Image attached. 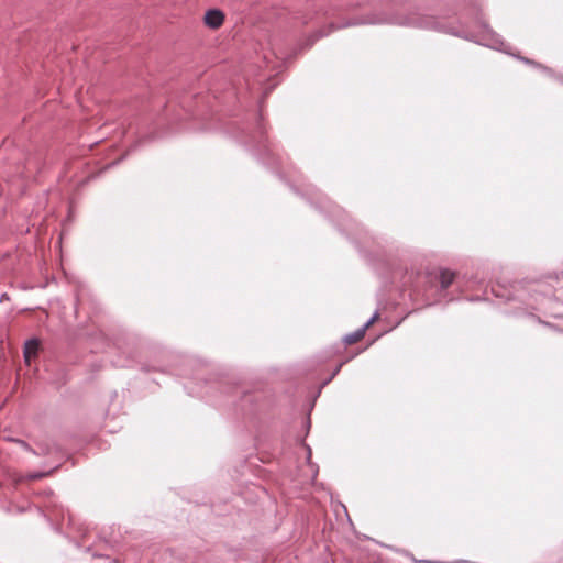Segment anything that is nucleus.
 <instances>
[{"instance_id":"obj_16","label":"nucleus","mask_w":563,"mask_h":563,"mask_svg":"<svg viewBox=\"0 0 563 563\" xmlns=\"http://www.w3.org/2000/svg\"><path fill=\"white\" fill-rule=\"evenodd\" d=\"M12 441H14L15 443H18L22 449H24L25 451L27 452H31L33 454V451L34 449L27 443L25 442L24 440H21V439H13Z\"/></svg>"},{"instance_id":"obj_18","label":"nucleus","mask_w":563,"mask_h":563,"mask_svg":"<svg viewBox=\"0 0 563 563\" xmlns=\"http://www.w3.org/2000/svg\"><path fill=\"white\" fill-rule=\"evenodd\" d=\"M345 363H346V361H343V362L339 363V364L336 365V367H335L334 369H332L331 376H332V377H335V376L340 373V371H341L342 366H343Z\"/></svg>"},{"instance_id":"obj_21","label":"nucleus","mask_w":563,"mask_h":563,"mask_svg":"<svg viewBox=\"0 0 563 563\" xmlns=\"http://www.w3.org/2000/svg\"><path fill=\"white\" fill-rule=\"evenodd\" d=\"M5 300H9V296L7 292H3L1 296H0V302H3Z\"/></svg>"},{"instance_id":"obj_4","label":"nucleus","mask_w":563,"mask_h":563,"mask_svg":"<svg viewBox=\"0 0 563 563\" xmlns=\"http://www.w3.org/2000/svg\"><path fill=\"white\" fill-rule=\"evenodd\" d=\"M234 397L239 396V407L245 413L251 411L253 407L260 408L258 401L262 399V393L250 391L240 388L234 389Z\"/></svg>"},{"instance_id":"obj_19","label":"nucleus","mask_w":563,"mask_h":563,"mask_svg":"<svg viewBox=\"0 0 563 563\" xmlns=\"http://www.w3.org/2000/svg\"><path fill=\"white\" fill-rule=\"evenodd\" d=\"M310 428H311V420H310V417L308 416L305 420V429H306L305 438L308 435Z\"/></svg>"},{"instance_id":"obj_25","label":"nucleus","mask_w":563,"mask_h":563,"mask_svg":"<svg viewBox=\"0 0 563 563\" xmlns=\"http://www.w3.org/2000/svg\"><path fill=\"white\" fill-rule=\"evenodd\" d=\"M291 188H292V190H294L296 194H298V195L300 194V191H299L296 187L291 186Z\"/></svg>"},{"instance_id":"obj_12","label":"nucleus","mask_w":563,"mask_h":563,"mask_svg":"<svg viewBox=\"0 0 563 563\" xmlns=\"http://www.w3.org/2000/svg\"><path fill=\"white\" fill-rule=\"evenodd\" d=\"M60 468V464L56 465L55 467L51 468L49 471H46V472H42V471H35V472H30L27 474H25L24 476H22L19 482H32V481H38V479H42L44 477H47V476H51L53 475L55 472H57L58 470Z\"/></svg>"},{"instance_id":"obj_22","label":"nucleus","mask_w":563,"mask_h":563,"mask_svg":"<svg viewBox=\"0 0 563 563\" xmlns=\"http://www.w3.org/2000/svg\"><path fill=\"white\" fill-rule=\"evenodd\" d=\"M142 369H143L144 372H151V371H153L154 368H153V367H150L148 365H144V366L142 367Z\"/></svg>"},{"instance_id":"obj_24","label":"nucleus","mask_w":563,"mask_h":563,"mask_svg":"<svg viewBox=\"0 0 563 563\" xmlns=\"http://www.w3.org/2000/svg\"><path fill=\"white\" fill-rule=\"evenodd\" d=\"M552 78H553V79H555V80H561V81H563V76H562V75H559V74H556V77H552Z\"/></svg>"},{"instance_id":"obj_14","label":"nucleus","mask_w":563,"mask_h":563,"mask_svg":"<svg viewBox=\"0 0 563 563\" xmlns=\"http://www.w3.org/2000/svg\"><path fill=\"white\" fill-rule=\"evenodd\" d=\"M300 444L306 449L307 453H306V461H307V464L313 468V477L317 476L318 474V465H316L314 463H312L311 461V456H312V450L310 448V445H308L306 442H305V438H302L300 440Z\"/></svg>"},{"instance_id":"obj_1","label":"nucleus","mask_w":563,"mask_h":563,"mask_svg":"<svg viewBox=\"0 0 563 563\" xmlns=\"http://www.w3.org/2000/svg\"><path fill=\"white\" fill-rule=\"evenodd\" d=\"M296 53H288L272 44L271 56L265 54V70L258 66H249L243 76L214 84L207 93L184 95L179 101L180 111L170 113V104L164 106L162 112L150 113L130 124L124 134L135 137L132 147L143 141H150L163 133L164 128L184 119L207 120L218 111L228 112L231 119L225 123L228 134L250 151L256 159L268 169L277 172L280 179L286 177L283 158L269 143L262 114V102L274 90L279 75Z\"/></svg>"},{"instance_id":"obj_3","label":"nucleus","mask_w":563,"mask_h":563,"mask_svg":"<svg viewBox=\"0 0 563 563\" xmlns=\"http://www.w3.org/2000/svg\"><path fill=\"white\" fill-rule=\"evenodd\" d=\"M195 369L194 372L191 373V376L190 378L196 382L197 384H202L205 386H208L210 385L211 388H217L219 389L221 393H228L229 389L231 388L229 386V380L228 379H224V378H221V379H217L213 377V376H210V377H206V364L205 363H201V362H195Z\"/></svg>"},{"instance_id":"obj_15","label":"nucleus","mask_w":563,"mask_h":563,"mask_svg":"<svg viewBox=\"0 0 563 563\" xmlns=\"http://www.w3.org/2000/svg\"><path fill=\"white\" fill-rule=\"evenodd\" d=\"M379 319V313L378 311H376L364 324H363V329L364 331L366 332L367 329L375 322Z\"/></svg>"},{"instance_id":"obj_13","label":"nucleus","mask_w":563,"mask_h":563,"mask_svg":"<svg viewBox=\"0 0 563 563\" xmlns=\"http://www.w3.org/2000/svg\"><path fill=\"white\" fill-rule=\"evenodd\" d=\"M365 331L364 329L361 327L360 329H357L356 331H354L353 333H350V334H346L344 338H343V342L347 345H351V344H354L356 342H358L361 339L364 338L365 335Z\"/></svg>"},{"instance_id":"obj_5","label":"nucleus","mask_w":563,"mask_h":563,"mask_svg":"<svg viewBox=\"0 0 563 563\" xmlns=\"http://www.w3.org/2000/svg\"><path fill=\"white\" fill-rule=\"evenodd\" d=\"M43 351L41 339L32 336L25 340L23 344V358L27 366H31L36 361Z\"/></svg>"},{"instance_id":"obj_6","label":"nucleus","mask_w":563,"mask_h":563,"mask_svg":"<svg viewBox=\"0 0 563 563\" xmlns=\"http://www.w3.org/2000/svg\"><path fill=\"white\" fill-rule=\"evenodd\" d=\"M302 197L321 211L328 210L332 207L331 201L325 196L314 190V188H308L307 191L302 194Z\"/></svg>"},{"instance_id":"obj_9","label":"nucleus","mask_w":563,"mask_h":563,"mask_svg":"<svg viewBox=\"0 0 563 563\" xmlns=\"http://www.w3.org/2000/svg\"><path fill=\"white\" fill-rule=\"evenodd\" d=\"M62 454V449L58 444H56L54 441H44L37 443V449H34L33 454L41 456V455H51V454Z\"/></svg>"},{"instance_id":"obj_26","label":"nucleus","mask_w":563,"mask_h":563,"mask_svg":"<svg viewBox=\"0 0 563 563\" xmlns=\"http://www.w3.org/2000/svg\"><path fill=\"white\" fill-rule=\"evenodd\" d=\"M48 495L53 497L54 493L52 490L48 492Z\"/></svg>"},{"instance_id":"obj_10","label":"nucleus","mask_w":563,"mask_h":563,"mask_svg":"<svg viewBox=\"0 0 563 563\" xmlns=\"http://www.w3.org/2000/svg\"><path fill=\"white\" fill-rule=\"evenodd\" d=\"M45 507L49 509V512L45 515L49 521L57 520L58 517L64 519L65 514H66L68 517L69 523H73V517L69 514V511H65L62 506L57 507V505L54 500H49V503Z\"/></svg>"},{"instance_id":"obj_7","label":"nucleus","mask_w":563,"mask_h":563,"mask_svg":"<svg viewBox=\"0 0 563 563\" xmlns=\"http://www.w3.org/2000/svg\"><path fill=\"white\" fill-rule=\"evenodd\" d=\"M203 22L208 27L217 30L224 22V13L217 8L208 9L205 13Z\"/></svg>"},{"instance_id":"obj_11","label":"nucleus","mask_w":563,"mask_h":563,"mask_svg":"<svg viewBox=\"0 0 563 563\" xmlns=\"http://www.w3.org/2000/svg\"><path fill=\"white\" fill-rule=\"evenodd\" d=\"M455 273L448 269V268H442L440 269L437 278H438V282L440 284V290L441 291H445L455 280Z\"/></svg>"},{"instance_id":"obj_20","label":"nucleus","mask_w":563,"mask_h":563,"mask_svg":"<svg viewBox=\"0 0 563 563\" xmlns=\"http://www.w3.org/2000/svg\"><path fill=\"white\" fill-rule=\"evenodd\" d=\"M126 154H128V152H126L124 155H122L121 157H119L118 159L112 161V162H111L110 164H108L107 166H108V167H110V166H114V165H117L120 161H122V159L126 156Z\"/></svg>"},{"instance_id":"obj_17","label":"nucleus","mask_w":563,"mask_h":563,"mask_svg":"<svg viewBox=\"0 0 563 563\" xmlns=\"http://www.w3.org/2000/svg\"><path fill=\"white\" fill-rule=\"evenodd\" d=\"M333 378H334V377H332V376L330 375L329 377H327V379H325V380H323V382L321 383V385H320V387H319V390H318V393H317V396H316V397H318V396L320 395V393H321L322 388H324V387H325V386H327V385H328V384H329Z\"/></svg>"},{"instance_id":"obj_23","label":"nucleus","mask_w":563,"mask_h":563,"mask_svg":"<svg viewBox=\"0 0 563 563\" xmlns=\"http://www.w3.org/2000/svg\"><path fill=\"white\" fill-rule=\"evenodd\" d=\"M189 395H197V396H202L203 393L202 391H188Z\"/></svg>"},{"instance_id":"obj_8","label":"nucleus","mask_w":563,"mask_h":563,"mask_svg":"<svg viewBox=\"0 0 563 563\" xmlns=\"http://www.w3.org/2000/svg\"><path fill=\"white\" fill-rule=\"evenodd\" d=\"M518 284L511 285L510 288H504L500 285L492 287V294L497 298H503L506 300H521V298L516 295Z\"/></svg>"},{"instance_id":"obj_2","label":"nucleus","mask_w":563,"mask_h":563,"mask_svg":"<svg viewBox=\"0 0 563 563\" xmlns=\"http://www.w3.org/2000/svg\"><path fill=\"white\" fill-rule=\"evenodd\" d=\"M358 24H396L450 34L512 55L548 77H556L552 68L520 54H512L509 45L484 20L479 0H438L433 7H420L410 12L393 3L386 11L371 14L365 20L353 19L339 24L331 21L327 31L319 29L308 37V48L334 29Z\"/></svg>"}]
</instances>
